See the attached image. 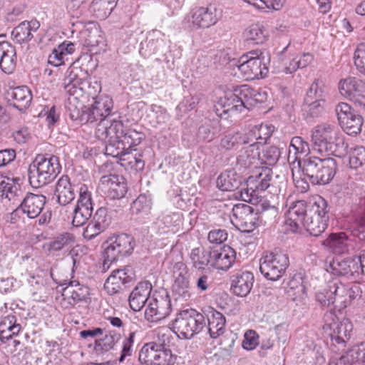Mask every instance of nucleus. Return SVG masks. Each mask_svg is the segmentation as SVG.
I'll return each mask as SVG.
<instances>
[{
  "mask_svg": "<svg viewBox=\"0 0 365 365\" xmlns=\"http://www.w3.org/2000/svg\"><path fill=\"white\" fill-rule=\"evenodd\" d=\"M61 166L56 155H38L28 168V178L33 187H40L53 181Z\"/></svg>",
  "mask_w": 365,
  "mask_h": 365,
  "instance_id": "1",
  "label": "nucleus"
},
{
  "mask_svg": "<svg viewBox=\"0 0 365 365\" xmlns=\"http://www.w3.org/2000/svg\"><path fill=\"white\" fill-rule=\"evenodd\" d=\"M299 163L304 177L314 185L328 184L334 178L337 170L336 162L332 158L307 156Z\"/></svg>",
  "mask_w": 365,
  "mask_h": 365,
  "instance_id": "2",
  "label": "nucleus"
},
{
  "mask_svg": "<svg viewBox=\"0 0 365 365\" xmlns=\"http://www.w3.org/2000/svg\"><path fill=\"white\" fill-rule=\"evenodd\" d=\"M118 134L113 133L103 138H98L106 143V154L119 158L123 162L122 165H128L137 172L143 170L145 160L143 159V152L136 149L134 150L135 153L128 151Z\"/></svg>",
  "mask_w": 365,
  "mask_h": 365,
  "instance_id": "3",
  "label": "nucleus"
},
{
  "mask_svg": "<svg viewBox=\"0 0 365 365\" xmlns=\"http://www.w3.org/2000/svg\"><path fill=\"white\" fill-rule=\"evenodd\" d=\"M237 68L242 78L247 81L264 78L267 72V63H269V55L267 57L261 51H252L242 56Z\"/></svg>",
  "mask_w": 365,
  "mask_h": 365,
  "instance_id": "4",
  "label": "nucleus"
},
{
  "mask_svg": "<svg viewBox=\"0 0 365 365\" xmlns=\"http://www.w3.org/2000/svg\"><path fill=\"white\" fill-rule=\"evenodd\" d=\"M206 327V318L195 309H186L178 314L173 328L179 337L191 339Z\"/></svg>",
  "mask_w": 365,
  "mask_h": 365,
  "instance_id": "5",
  "label": "nucleus"
},
{
  "mask_svg": "<svg viewBox=\"0 0 365 365\" xmlns=\"http://www.w3.org/2000/svg\"><path fill=\"white\" fill-rule=\"evenodd\" d=\"M135 245L133 237L127 234H120L110 237L103 244L104 248V264L113 262L119 257H124L132 253Z\"/></svg>",
  "mask_w": 365,
  "mask_h": 365,
  "instance_id": "6",
  "label": "nucleus"
},
{
  "mask_svg": "<svg viewBox=\"0 0 365 365\" xmlns=\"http://www.w3.org/2000/svg\"><path fill=\"white\" fill-rule=\"evenodd\" d=\"M289 264L287 255L275 250L261 258L259 269L267 279L276 281L282 277Z\"/></svg>",
  "mask_w": 365,
  "mask_h": 365,
  "instance_id": "7",
  "label": "nucleus"
},
{
  "mask_svg": "<svg viewBox=\"0 0 365 365\" xmlns=\"http://www.w3.org/2000/svg\"><path fill=\"white\" fill-rule=\"evenodd\" d=\"M112 121L109 126H107L106 123L103 122L100 125L97 131V138H103L113 133H118V135H120V139L125 146L127 147L128 151L131 150L133 146L139 145L145 138L143 133L138 132L132 128L124 129L121 121L116 120L115 119L112 120Z\"/></svg>",
  "mask_w": 365,
  "mask_h": 365,
  "instance_id": "8",
  "label": "nucleus"
},
{
  "mask_svg": "<svg viewBox=\"0 0 365 365\" xmlns=\"http://www.w3.org/2000/svg\"><path fill=\"white\" fill-rule=\"evenodd\" d=\"M113 108V100L108 96H99L94 98V103L91 107L87 108L91 123L99 120L96 128V136L100 125L103 122L107 126H109L113 122L112 118L114 113H112Z\"/></svg>",
  "mask_w": 365,
  "mask_h": 365,
  "instance_id": "9",
  "label": "nucleus"
},
{
  "mask_svg": "<svg viewBox=\"0 0 365 365\" xmlns=\"http://www.w3.org/2000/svg\"><path fill=\"white\" fill-rule=\"evenodd\" d=\"M171 301L167 293L155 294L149 299L148 305L145 312V319L151 322H159L167 317L171 312Z\"/></svg>",
  "mask_w": 365,
  "mask_h": 365,
  "instance_id": "10",
  "label": "nucleus"
},
{
  "mask_svg": "<svg viewBox=\"0 0 365 365\" xmlns=\"http://www.w3.org/2000/svg\"><path fill=\"white\" fill-rule=\"evenodd\" d=\"M231 223L242 232H250L256 227L257 217L253 208L246 204L234 205L230 215Z\"/></svg>",
  "mask_w": 365,
  "mask_h": 365,
  "instance_id": "11",
  "label": "nucleus"
},
{
  "mask_svg": "<svg viewBox=\"0 0 365 365\" xmlns=\"http://www.w3.org/2000/svg\"><path fill=\"white\" fill-rule=\"evenodd\" d=\"M222 16V11L214 4L199 6L192 11L191 22L197 29H208L215 25Z\"/></svg>",
  "mask_w": 365,
  "mask_h": 365,
  "instance_id": "12",
  "label": "nucleus"
},
{
  "mask_svg": "<svg viewBox=\"0 0 365 365\" xmlns=\"http://www.w3.org/2000/svg\"><path fill=\"white\" fill-rule=\"evenodd\" d=\"M325 269L328 272L336 276L351 275L359 274L361 269L356 258L341 257L328 258L326 260Z\"/></svg>",
  "mask_w": 365,
  "mask_h": 365,
  "instance_id": "13",
  "label": "nucleus"
},
{
  "mask_svg": "<svg viewBox=\"0 0 365 365\" xmlns=\"http://www.w3.org/2000/svg\"><path fill=\"white\" fill-rule=\"evenodd\" d=\"M307 213V204L304 200L292 202L286 215L285 225L292 232H301Z\"/></svg>",
  "mask_w": 365,
  "mask_h": 365,
  "instance_id": "14",
  "label": "nucleus"
},
{
  "mask_svg": "<svg viewBox=\"0 0 365 365\" xmlns=\"http://www.w3.org/2000/svg\"><path fill=\"white\" fill-rule=\"evenodd\" d=\"M111 223V217L105 207H100L83 232L84 239L91 240L104 232Z\"/></svg>",
  "mask_w": 365,
  "mask_h": 365,
  "instance_id": "15",
  "label": "nucleus"
},
{
  "mask_svg": "<svg viewBox=\"0 0 365 365\" xmlns=\"http://www.w3.org/2000/svg\"><path fill=\"white\" fill-rule=\"evenodd\" d=\"M77 185L71 182L68 175L61 176L56 182L54 195L56 202L62 206L70 204L75 200Z\"/></svg>",
  "mask_w": 365,
  "mask_h": 365,
  "instance_id": "16",
  "label": "nucleus"
},
{
  "mask_svg": "<svg viewBox=\"0 0 365 365\" xmlns=\"http://www.w3.org/2000/svg\"><path fill=\"white\" fill-rule=\"evenodd\" d=\"M46 202V197L44 195L28 192L19 204L21 213L26 215L29 219L37 218L41 213Z\"/></svg>",
  "mask_w": 365,
  "mask_h": 365,
  "instance_id": "17",
  "label": "nucleus"
},
{
  "mask_svg": "<svg viewBox=\"0 0 365 365\" xmlns=\"http://www.w3.org/2000/svg\"><path fill=\"white\" fill-rule=\"evenodd\" d=\"M339 133L338 128L329 123H322L315 126L312 132V140L319 152H322L327 144L335 140Z\"/></svg>",
  "mask_w": 365,
  "mask_h": 365,
  "instance_id": "18",
  "label": "nucleus"
},
{
  "mask_svg": "<svg viewBox=\"0 0 365 365\" xmlns=\"http://www.w3.org/2000/svg\"><path fill=\"white\" fill-rule=\"evenodd\" d=\"M238 152L236 165L240 170H245L256 165L259 159V143H249Z\"/></svg>",
  "mask_w": 365,
  "mask_h": 365,
  "instance_id": "19",
  "label": "nucleus"
},
{
  "mask_svg": "<svg viewBox=\"0 0 365 365\" xmlns=\"http://www.w3.org/2000/svg\"><path fill=\"white\" fill-rule=\"evenodd\" d=\"M235 251L230 246L212 248V266L218 269L227 270L235 259Z\"/></svg>",
  "mask_w": 365,
  "mask_h": 365,
  "instance_id": "20",
  "label": "nucleus"
},
{
  "mask_svg": "<svg viewBox=\"0 0 365 365\" xmlns=\"http://www.w3.org/2000/svg\"><path fill=\"white\" fill-rule=\"evenodd\" d=\"M89 294V288L76 280L70 281L62 292L63 300H68V303L71 305L80 302H86Z\"/></svg>",
  "mask_w": 365,
  "mask_h": 365,
  "instance_id": "21",
  "label": "nucleus"
},
{
  "mask_svg": "<svg viewBox=\"0 0 365 365\" xmlns=\"http://www.w3.org/2000/svg\"><path fill=\"white\" fill-rule=\"evenodd\" d=\"M152 284L149 282L145 281L138 283L129 297L130 308L135 312L140 311L145 302H149Z\"/></svg>",
  "mask_w": 365,
  "mask_h": 365,
  "instance_id": "22",
  "label": "nucleus"
},
{
  "mask_svg": "<svg viewBox=\"0 0 365 365\" xmlns=\"http://www.w3.org/2000/svg\"><path fill=\"white\" fill-rule=\"evenodd\" d=\"M324 317L327 324L333 330V339L337 343L344 342L345 339H349L352 326L348 319H344L339 323L336 322V316L332 312L327 314Z\"/></svg>",
  "mask_w": 365,
  "mask_h": 365,
  "instance_id": "23",
  "label": "nucleus"
},
{
  "mask_svg": "<svg viewBox=\"0 0 365 365\" xmlns=\"http://www.w3.org/2000/svg\"><path fill=\"white\" fill-rule=\"evenodd\" d=\"M339 89L342 96L350 98L354 103L355 96H364L365 83L356 78H348L339 82Z\"/></svg>",
  "mask_w": 365,
  "mask_h": 365,
  "instance_id": "24",
  "label": "nucleus"
},
{
  "mask_svg": "<svg viewBox=\"0 0 365 365\" xmlns=\"http://www.w3.org/2000/svg\"><path fill=\"white\" fill-rule=\"evenodd\" d=\"M254 282V275L250 272H244L235 276L231 289L239 297H246L251 291Z\"/></svg>",
  "mask_w": 365,
  "mask_h": 365,
  "instance_id": "25",
  "label": "nucleus"
},
{
  "mask_svg": "<svg viewBox=\"0 0 365 365\" xmlns=\"http://www.w3.org/2000/svg\"><path fill=\"white\" fill-rule=\"evenodd\" d=\"M9 101L19 110L27 108L32 100L30 90L26 86L14 88L8 92Z\"/></svg>",
  "mask_w": 365,
  "mask_h": 365,
  "instance_id": "26",
  "label": "nucleus"
},
{
  "mask_svg": "<svg viewBox=\"0 0 365 365\" xmlns=\"http://www.w3.org/2000/svg\"><path fill=\"white\" fill-rule=\"evenodd\" d=\"M241 183L242 177L232 169L222 173L217 179V186L222 191L237 190Z\"/></svg>",
  "mask_w": 365,
  "mask_h": 365,
  "instance_id": "27",
  "label": "nucleus"
},
{
  "mask_svg": "<svg viewBox=\"0 0 365 365\" xmlns=\"http://www.w3.org/2000/svg\"><path fill=\"white\" fill-rule=\"evenodd\" d=\"M39 26L37 21H24L14 29L11 35L19 43L27 42L33 38V32H36Z\"/></svg>",
  "mask_w": 365,
  "mask_h": 365,
  "instance_id": "28",
  "label": "nucleus"
},
{
  "mask_svg": "<svg viewBox=\"0 0 365 365\" xmlns=\"http://www.w3.org/2000/svg\"><path fill=\"white\" fill-rule=\"evenodd\" d=\"M78 97H68L67 103V112L70 118L74 121H77L81 124L90 122L88 108L81 104L79 106L75 104Z\"/></svg>",
  "mask_w": 365,
  "mask_h": 365,
  "instance_id": "29",
  "label": "nucleus"
},
{
  "mask_svg": "<svg viewBox=\"0 0 365 365\" xmlns=\"http://www.w3.org/2000/svg\"><path fill=\"white\" fill-rule=\"evenodd\" d=\"M210 315L206 319L207 329L211 338L216 339L225 331V317L220 312L212 310Z\"/></svg>",
  "mask_w": 365,
  "mask_h": 365,
  "instance_id": "30",
  "label": "nucleus"
},
{
  "mask_svg": "<svg viewBox=\"0 0 365 365\" xmlns=\"http://www.w3.org/2000/svg\"><path fill=\"white\" fill-rule=\"evenodd\" d=\"M117 5V0H93L89 10L97 19H106Z\"/></svg>",
  "mask_w": 365,
  "mask_h": 365,
  "instance_id": "31",
  "label": "nucleus"
},
{
  "mask_svg": "<svg viewBox=\"0 0 365 365\" xmlns=\"http://www.w3.org/2000/svg\"><path fill=\"white\" fill-rule=\"evenodd\" d=\"M351 242V240L344 232L331 233L326 240V244L338 254L348 252Z\"/></svg>",
  "mask_w": 365,
  "mask_h": 365,
  "instance_id": "32",
  "label": "nucleus"
},
{
  "mask_svg": "<svg viewBox=\"0 0 365 365\" xmlns=\"http://www.w3.org/2000/svg\"><path fill=\"white\" fill-rule=\"evenodd\" d=\"M328 220L329 218L310 215L307 213L303 228H304L310 235L318 237L327 229Z\"/></svg>",
  "mask_w": 365,
  "mask_h": 365,
  "instance_id": "33",
  "label": "nucleus"
},
{
  "mask_svg": "<svg viewBox=\"0 0 365 365\" xmlns=\"http://www.w3.org/2000/svg\"><path fill=\"white\" fill-rule=\"evenodd\" d=\"M245 37L247 41L253 44H262L267 40L268 32L264 26L252 24L246 29Z\"/></svg>",
  "mask_w": 365,
  "mask_h": 365,
  "instance_id": "34",
  "label": "nucleus"
},
{
  "mask_svg": "<svg viewBox=\"0 0 365 365\" xmlns=\"http://www.w3.org/2000/svg\"><path fill=\"white\" fill-rule=\"evenodd\" d=\"M120 337V334L115 331H110L109 334H106L103 338L95 339L93 351L98 355L107 352L114 347Z\"/></svg>",
  "mask_w": 365,
  "mask_h": 365,
  "instance_id": "35",
  "label": "nucleus"
},
{
  "mask_svg": "<svg viewBox=\"0 0 365 365\" xmlns=\"http://www.w3.org/2000/svg\"><path fill=\"white\" fill-rule=\"evenodd\" d=\"M272 131L273 130L271 127L261 124L252 127L246 133V136L248 138L249 143H259L260 145L266 143L267 140L271 136Z\"/></svg>",
  "mask_w": 365,
  "mask_h": 365,
  "instance_id": "36",
  "label": "nucleus"
},
{
  "mask_svg": "<svg viewBox=\"0 0 365 365\" xmlns=\"http://www.w3.org/2000/svg\"><path fill=\"white\" fill-rule=\"evenodd\" d=\"M329 287L331 288L333 294L336 299L341 304V307H346L351 303V299H347V297H351L352 291L349 289L345 284L340 282L339 280H333L329 282Z\"/></svg>",
  "mask_w": 365,
  "mask_h": 365,
  "instance_id": "37",
  "label": "nucleus"
},
{
  "mask_svg": "<svg viewBox=\"0 0 365 365\" xmlns=\"http://www.w3.org/2000/svg\"><path fill=\"white\" fill-rule=\"evenodd\" d=\"M93 207L76 205L71 210L72 225L75 227H80L87 222L93 213Z\"/></svg>",
  "mask_w": 365,
  "mask_h": 365,
  "instance_id": "38",
  "label": "nucleus"
},
{
  "mask_svg": "<svg viewBox=\"0 0 365 365\" xmlns=\"http://www.w3.org/2000/svg\"><path fill=\"white\" fill-rule=\"evenodd\" d=\"M74 237L72 234L65 232L55 237L48 245L50 252L68 251L74 245Z\"/></svg>",
  "mask_w": 365,
  "mask_h": 365,
  "instance_id": "39",
  "label": "nucleus"
},
{
  "mask_svg": "<svg viewBox=\"0 0 365 365\" xmlns=\"http://www.w3.org/2000/svg\"><path fill=\"white\" fill-rule=\"evenodd\" d=\"M308 214L329 218V207L327 201L320 195L313 197L312 202L307 205Z\"/></svg>",
  "mask_w": 365,
  "mask_h": 365,
  "instance_id": "40",
  "label": "nucleus"
},
{
  "mask_svg": "<svg viewBox=\"0 0 365 365\" xmlns=\"http://www.w3.org/2000/svg\"><path fill=\"white\" fill-rule=\"evenodd\" d=\"M190 258L193 266L198 269H204V267L207 264L212 266V248L207 250L203 248H195L192 250Z\"/></svg>",
  "mask_w": 365,
  "mask_h": 365,
  "instance_id": "41",
  "label": "nucleus"
},
{
  "mask_svg": "<svg viewBox=\"0 0 365 365\" xmlns=\"http://www.w3.org/2000/svg\"><path fill=\"white\" fill-rule=\"evenodd\" d=\"M324 84L320 80H315L308 89L304 103L325 102Z\"/></svg>",
  "mask_w": 365,
  "mask_h": 365,
  "instance_id": "42",
  "label": "nucleus"
},
{
  "mask_svg": "<svg viewBox=\"0 0 365 365\" xmlns=\"http://www.w3.org/2000/svg\"><path fill=\"white\" fill-rule=\"evenodd\" d=\"M249 143L246 133H235L228 134L221 138L220 148L226 150H230L240 145H247Z\"/></svg>",
  "mask_w": 365,
  "mask_h": 365,
  "instance_id": "43",
  "label": "nucleus"
},
{
  "mask_svg": "<svg viewBox=\"0 0 365 365\" xmlns=\"http://www.w3.org/2000/svg\"><path fill=\"white\" fill-rule=\"evenodd\" d=\"M348 145L344 143V139L339 133L335 140H331L325 147L322 149V152H326L328 155L342 158L347 153Z\"/></svg>",
  "mask_w": 365,
  "mask_h": 365,
  "instance_id": "44",
  "label": "nucleus"
},
{
  "mask_svg": "<svg viewBox=\"0 0 365 365\" xmlns=\"http://www.w3.org/2000/svg\"><path fill=\"white\" fill-rule=\"evenodd\" d=\"M162 343L151 341L145 344L139 353V361L141 364H153Z\"/></svg>",
  "mask_w": 365,
  "mask_h": 365,
  "instance_id": "45",
  "label": "nucleus"
},
{
  "mask_svg": "<svg viewBox=\"0 0 365 365\" xmlns=\"http://www.w3.org/2000/svg\"><path fill=\"white\" fill-rule=\"evenodd\" d=\"M362 125V117L355 113L351 115V118H348L345 120H342V123H340L342 129L348 135H351L359 133L361 130Z\"/></svg>",
  "mask_w": 365,
  "mask_h": 365,
  "instance_id": "46",
  "label": "nucleus"
},
{
  "mask_svg": "<svg viewBox=\"0 0 365 365\" xmlns=\"http://www.w3.org/2000/svg\"><path fill=\"white\" fill-rule=\"evenodd\" d=\"M325 102L304 103L302 108L304 117L307 120L318 118L324 113Z\"/></svg>",
  "mask_w": 365,
  "mask_h": 365,
  "instance_id": "47",
  "label": "nucleus"
},
{
  "mask_svg": "<svg viewBox=\"0 0 365 365\" xmlns=\"http://www.w3.org/2000/svg\"><path fill=\"white\" fill-rule=\"evenodd\" d=\"M190 287L188 279L182 276L179 275L173 285V292L175 296L187 300L190 297Z\"/></svg>",
  "mask_w": 365,
  "mask_h": 365,
  "instance_id": "48",
  "label": "nucleus"
},
{
  "mask_svg": "<svg viewBox=\"0 0 365 365\" xmlns=\"http://www.w3.org/2000/svg\"><path fill=\"white\" fill-rule=\"evenodd\" d=\"M240 103V106L243 109L251 108V97L253 93V88L248 85H242L234 90Z\"/></svg>",
  "mask_w": 365,
  "mask_h": 365,
  "instance_id": "49",
  "label": "nucleus"
},
{
  "mask_svg": "<svg viewBox=\"0 0 365 365\" xmlns=\"http://www.w3.org/2000/svg\"><path fill=\"white\" fill-rule=\"evenodd\" d=\"M175 356L171 350L164 343H162L153 365H173L175 363Z\"/></svg>",
  "mask_w": 365,
  "mask_h": 365,
  "instance_id": "50",
  "label": "nucleus"
},
{
  "mask_svg": "<svg viewBox=\"0 0 365 365\" xmlns=\"http://www.w3.org/2000/svg\"><path fill=\"white\" fill-rule=\"evenodd\" d=\"M220 100L225 106L228 115L243 111L242 108L240 106L239 100L235 92L227 93L224 98H221Z\"/></svg>",
  "mask_w": 365,
  "mask_h": 365,
  "instance_id": "51",
  "label": "nucleus"
},
{
  "mask_svg": "<svg viewBox=\"0 0 365 365\" xmlns=\"http://www.w3.org/2000/svg\"><path fill=\"white\" fill-rule=\"evenodd\" d=\"M4 183H5V185L3 186L2 200L6 199L8 201H11L13 204L19 201V197L21 194L20 187H19L17 185H12L9 182H4Z\"/></svg>",
  "mask_w": 365,
  "mask_h": 365,
  "instance_id": "52",
  "label": "nucleus"
},
{
  "mask_svg": "<svg viewBox=\"0 0 365 365\" xmlns=\"http://www.w3.org/2000/svg\"><path fill=\"white\" fill-rule=\"evenodd\" d=\"M299 166H294L292 168V178L297 187L300 189L302 192H307L309 188V185L307 182V178L304 177V174L302 173V167L300 163Z\"/></svg>",
  "mask_w": 365,
  "mask_h": 365,
  "instance_id": "53",
  "label": "nucleus"
},
{
  "mask_svg": "<svg viewBox=\"0 0 365 365\" xmlns=\"http://www.w3.org/2000/svg\"><path fill=\"white\" fill-rule=\"evenodd\" d=\"M354 60L357 70L365 76V39L357 45Z\"/></svg>",
  "mask_w": 365,
  "mask_h": 365,
  "instance_id": "54",
  "label": "nucleus"
},
{
  "mask_svg": "<svg viewBox=\"0 0 365 365\" xmlns=\"http://www.w3.org/2000/svg\"><path fill=\"white\" fill-rule=\"evenodd\" d=\"M365 163V148L357 146L351 150L349 156V165L351 168L356 169Z\"/></svg>",
  "mask_w": 365,
  "mask_h": 365,
  "instance_id": "55",
  "label": "nucleus"
},
{
  "mask_svg": "<svg viewBox=\"0 0 365 365\" xmlns=\"http://www.w3.org/2000/svg\"><path fill=\"white\" fill-rule=\"evenodd\" d=\"M281 152L279 148L272 145L266 148L262 153V160L269 166L274 165L280 157Z\"/></svg>",
  "mask_w": 365,
  "mask_h": 365,
  "instance_id": "56",
  "label": "nucleus"
},
{
  "mask_svg": "<svg viewBox=\"0 0 365 365\" xmlns=\"http://www.w3.org/2000/svg\"><path fill=\"white\" fill-rule=\"evenodd\" d=\"M316 299L323 307H329L334 304L335 297L331 288L329 287V284L327 287L316 294Z\"/></svg>",
  "mask_w": 365,
  "mask_h": 365,
  "instance_id": "57",
  "label": "nucleus"
},
{
  "mask_svg": "<svg viewBox=\"0 0 365 365\" xmlns=\"http://www.w3.org/2000/svg\"><path fill=\"white\" fill-rule=\"evenodd\" d=\"M361 344L358 346L353 347L349 349L345 354L342 355L339 359V363L341 364H350L352 365L356 361H362V357H361Z\"/></svg>",
  "mask_w": 365,
  "mask_h": 365,
  "instance_id": "58",
  "label": "nucleus"
},
{
  "mask_svg": "<svg viewBox=\"0 0 365 365\" xmlns=\"http://www.w3.org/2000/svg\"><path fill=\"white\" fill-rule=\"evenodd\" d=\"M16 50H11L10 53L0 58V68L6 73H11L16 67Z\"/></svg>",
  "mask_w": 365,
  "mask_h": 365,
  "instance_id": "59",
  "label": "nucleus"
},
{
  "mask_svg": "<svg viewBox=\"0 0 365 365\" xmlns=\"http://www.w3.org/2000/svg\"><path fill=\"white\" fill-rule=\"evenodd\" d=\"M124 287L125 284L123 282H122L119 278L116 277V275H113L112 273L104 284V288L110 295L120 292Z\"/></svg>",
  "mask_w": 365,
  "mask_h": 365,
  "instance_id": "60",
  "label": "nucleus"
},
{
  "mask_svg": "<svg viewBox=\"0 0 365 365\" xmlns=\"http://www.w3.org/2000/svg\"><path fill=\"white\" fill-rule=\"evenodd\" d=\"M271 170L269 169L263 170L262 172L259 173L256 176V185L255 189L257 190L264 191L270 186V181L272 180V175L270 174Z\"/></svg>",
  "mask_w": 365,
  "mask_h": 365,
  "instance_id": "61",
  "label": "nucleus"
},
{
  "mask_svg": "<svg viewBox=\"0 0 365 365\" xmlns=\"http://www.w3.org/2000/svg\"><path fill=\"white\" fill-rule=\"evenodd\" d=\"M11 319H14V316L5 317L0 322V340L2 343L11 339Z\"/></svg>",
  "mask_w": 365,
  "mask_h": 365,
  "instance_id": "62",
  "label": "nucleus"
},
{
  "mask_svg": "<svg viewBox=\"0 0 365 365\" xmlns=\"http://www.w3.org/2000/svg\"><path fill=\"white\" fill-rule=\"evenodd\" d=\"M82 74L83 71L81 68L72 64L66 71L63 82H66V83L82 82Z\"/></svg>",
  "mask_w": 365,
  "mask_h": 365,
  "instance_id": "63",
  "label": "nucleus"
},
{
  "mask_svg": "<svg viewBox=\"0 0 365 365\" xmlns=\"http://www.w3.org/2000/svg\"><path fill=\"white\" fill-rule=\"evenodd\" d=\"M258 206V211L260 212L261 217L264 219L272 220L275 218L278 215L277 207L274 205H271L267 201L261 202Z\"/></svg>",
  "mask_w": 365,
  "mask_h": 365,
  "instance_id": "64",
  "label": "nucleus"
}]
</instances>
